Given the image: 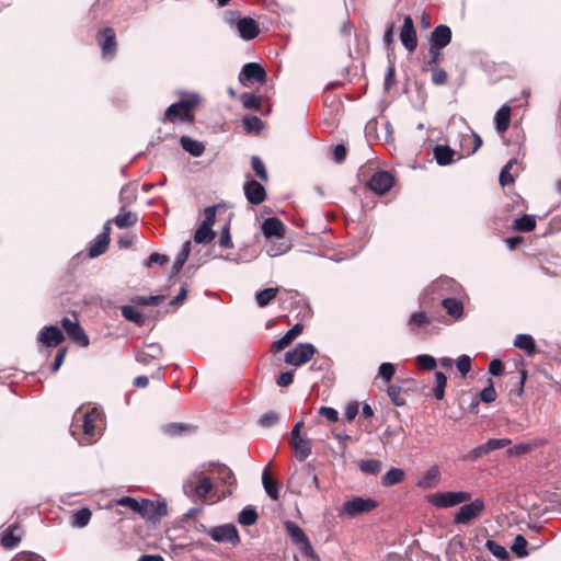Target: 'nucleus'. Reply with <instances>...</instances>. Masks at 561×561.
<instances>
[{"label":"nucleus","mask_w":561,"mask_h":561,"mask_svg":"<svg viewBox=\"0 0 561 561\" xmlns=\"http://www.w3.org/2000/svg\"><path fill=\"white\" fill-rule=\"evenodd\" d=\"M457 152L446 145H436L434 148V159L438 165L451 164Z\"/></svg>","instance_id":"obj_25"},{"label":"nucleus","mask_w":561,"mask_h":561,"mask_svg":"<svg viewBox=\"0 0 561 561\" xmlns=\"http://www.w3.org/2000/svg\"><path fill=\"white\" fill-rule=\"evenodd\" d=\"M484 510V501L476 499L468 504H463L454 516V524L468 525L471 520L477 518Z\"/></svg>","instance_id":"obj_7"},{"label":"nucleus","mask_w":561,"mask_h":561,"mask_svg":"<svg viewBox=\"0 0 561 561\" xmlns=\"http://www.w3.org/2000/svg\"><path fill=\"white\" fill-rule=\"evenodd\" d=\"M190 252H191V242L186 241L183 244L181 252L178 254V256L175 257V260L172 264V273L173 274H178L182 270L183 265L185 264V262L188 259Z\"/></svg>","instance_id":"obj_41"},{"label":"nucleus","mask_w":561,"mask_h":561,"mask_svg":"<svg viewBox=\"0 0 561 561\" xmlns=\"http://www.w3.org/2000/svg\"><path fill=\"white\" fill-rule=\"evenodd\" d=\"M285 528L291 541L297 545L300 551L309 558H314V550L305 531L294 522H286Z\"/></svg>","instance_id":"obj_6"},{"label":"nucleus","mask_w":561,"mask_h":561,"mask_svg":"<svg viewBox=\"0 0 561 561\" xmlns=\"http://www.w3.org/2000/svg\"><path fill=\"white\" fill-rule=\"evenodd\" d=\"M65 340V334L57 325L44 327L37 336V342L46 347H55Z\"/></svg>","instance_id":"obj_13"},{"label":"nucleus","mask_w":561,"mask_h":561,"mask_svg":"<svg viewBox=\"0 0 561 561\" xmlns=\"http://www.w3.org/2000/svg\"><path fill=\"white\" fill-rule=\"evenodd\" d=\"M495 128L499 133H504L508 129L511 123V107L503 105L494 117Z\"/></svg>","instance_id":"obj_28"},{"label":"nucleus","mask_w":561,"mask_h":561,"mask_svg":"<svg viewBox=\"0 0 561 561\" xmlns=\"http://www.w3.org/2000/svg\"><path fill=\"white\" fill-rule=\"evenodd\" d=\"M447 72L442 68L432 70V82L436 85H443L447 82Z\"/></svg>","instance_id":"obj_62"},{"label":"nucleus","mask_w":561,"mask_h":561,"mask_svg":"<svg viewBox=\"0 0 561 561\" xmlns=\"http://www.w3.org/2000/svg\"><path fill=\"white\" fill-rule=\"evenodd\" d=\"M278 414L274 411H268L262 414L259 419V424L262 427H271L274 426L278 422Z\"/></svg>","instance_id":"obj_59"},{"label":"nucleus","mask_w":561,"mask_h":561,"mask_svg":"<svg viewBox=\"0 0 561 561\" xmlns=\"http://www.w3.org/2000/svg\"><path fill=\"white\" fill-rule=\"evenodd\" d=\"M91 516L92 514L89 508H80L72 514L71 525L73 527L83 528L89 524Z\"/></svg>","instance_id":"obj_37"},{"label":"nucleus","mask_w":561,"mask_h":561,"mask_svg":"<svg viewBox=\"0 0 561 561\" xmlns=\"http://www.w3.org/2000/svg\"><path fill=\"white\" fill-rule=\"evenodd\" d=\"M291 448L299 461L307 459L312 453V443L309 438L299 437L290 440Z\"/></svg>","instance_id":"obj_23"},{"label":"nucleus","mask_w":561,"mask_h":561,"mask_svg":"<svg viewBox=\"0 0 561 561\" xmlns=\"http://www.w3.org/2000/svg\"><path fill=\"white\" fill-rule=\"evenodd\" d=\"M206 533L216 542L230 543L232 546H237L240 542L238 529L233 524L210 527Z\"/></svg>","instance_id":"obj_5"},{"label":"nucleus","mask_w":561,"mask_h":561,"mask_svg":"<svg viewBox=\"0 0 561 561\" xmlns=\"http://www.w3.org/2000/svg\"><path fill=\"white\" fill-rule=\"evenodd\" d=\"M360 471L365 474H378L381 471L382 462L378 459H364L358 463Z\"/></svg>","instance_id":"obj_40"},{"label":"nucleus","mask_w":561,"mask_h":561,"mask_svg":"<svg viewBox=\"0 0 561 561\" xmlns=\"http://www.w3.org/2000/svg\"><path fill=\"white\" fill-rule=\"evenodd\" d=\"M396 374V366L392 363H382L378 368L377 377L389 382Z\"/></svg>","instance_id":"obj_54"},{"label":"nucleus","mask_w":561,"mask_h":561,"mask_svg":"<svg viewBox=\"0 0 561 561\" xmlns=\"http://www.w3.org/2000/svg\"><path fill=\"white\" fill-rule=\"evenodd\" d=\"M163 353L162 346L159 343H149L144 350L135 353V359L141 364H149L153 359H158Z\"/></svg>","instance_id":"obj_20"},{"label":"nucleus","mask_w":561,"mask_h":561,"mask_svg":"<svg viewBox=\"0 0 561 561\" xmlns=\"http://www.w3.org/2000/svg\"><path fill=\"white\" fill-rule=\"evenodd\" d=\"M240 101L242 102V105L247 110H253L259 111L261 107V100L260 98L255 96L252 93L244 92L240 95Z\"/></svg>","instance_id":"obj_50"},{"label":"nucleus","mask_w":561,"mask_h":561,"mask_svg":"<svg viewBox=\"0 0 561 561\" xmlns=\"http://www.w3.org/2000/svg\"><path fill=\"white\" fill-rule=\"evenodd\" d=\"M62 329L68 337L81 347H87L90 343L88 335L80 327L78 321H72L68 317H64L60 321Z\"/></svg>","instance_id":"obj_11"},{"label":"nucleus","mask_w":561,"mask_h":561,"mask_svg":"<svg viewBox=\"0 0 561 561\" xmlns=\"http://www.w3.org/2000/svg\"><path fill=\"white\" fill-rule=\"evenodd\" d=\"M180 144L182 148L193 157H201L205 151L204 144L199 140L191 138L190 136H182Z\"/></svg>","instance_id":"obj_27"},{"label":"nucleus","mask_w":561,"mask_h":561,"mask_svg":"<svg viewBox=\"0 0 561 561\" xmlns=\"http://www.w3.org/2000/svg\"><path fill=\"white\" fill-rule=\"evenodd\" d=\"M316 353L310 343H298L293 350L285 354V363L293 366H300L309 362Z\"/></svg>","instance_id":"obj_8"},{"label":"nucleus","mask_w":561,"mask_h":561,"mask_svg":"<svg viewBox=\"0 0 561 561\" xmlns=\"http://www.w3.org/2000/svg\"><path fill=\"white\" fill-rule=\"evenodd\" d=\"M479 398L484 403H492V402L495 401V399H496V391H495V388L493 386L492 379H489V386L483 388L480 391Z\"/></svg>","instance_id":"obj_55"},{"label":"nucleus","mask_w":561,"mask_h":561,"mask_svg":"<svg viewBox=\"0 0 561 561\" xmlns=\"http://www.w3.org/2000/svg\"><path fill=\"white\" fill-rule=\"evenodd\" d=\"M377 506L378 502L374 499L356 496L343 504L342 514L353 518L359 514L370 512Z\"/></svg>","instance_id":"obj_9"},{"label":"nucleus","mask_w":561,"mask_h":561,"mask_svg":"<svg viewBox=\"0 0 561 561\" xmlns=\"http://www.w3.org/2000/svg\"><path fill=\"white\" fill-rule=\"evenodd\" d=\"M137 220V214L131 211H124V209H121V211L114 218L115 225L121 229L135 225Z\"/></svg>","instance_id":"obj_34"},{"label":"nucleus","mask_w":561,"mask_h":561,"mask_svg":"<svg viewBox=\"0 0 561 561\" xmlns=\"http://www.w3.org/2000/svg\"><path fill=\"white\" fill-rule=\"evenodd\" d=\"M514 228L520 232H530L536 228V219L531 215H523L514 220Z\"/></svg>","instance_id":"obj_35"},{"label":"nucleus","mask_w":561,"mask_h":561,"mask_svg":"<svg viewBox=\"0 0 561 561\" xmlns=\"http://www.w3.org/2000/svg\"><path fill=\"white\" fill-rule=\"evenodd\" d=\"M122 316L133 323L141 327L145 324V317L140 310L130 305H125L121 308Z\"/></svg>","instance_id":"obj_31"},{"label":"nucleus","mask_w":561,"mask_h":561,"mask_svg":"<svg viewBox=\"0 0 561 561\" xmlns=\"http://www.w3.org/2000/svg\"><path fill=\"white\" fill-rule=\"evenodd\" d=\"M217 472L222 483L232 485L236 482V478L232 470L228 468L226 465H219L217 467Z\"/></svg>","instance_id":"obj_52"},{"label":"nucleus","mask_w":561,"mask_h":561,"mask_svg":"<svg viewBox=\"0 0 561 561\" xmlns=\"http://www.w3.org/2000/svg\"><path fill=\"white\" fill-rule=\"evenodd\" d=\"M432 323V318L423 311H416L411 313L408 319V327L410 332L416 333L420 329H423Z\"/></svg>","instance_id":"obj_26"},{"label":"nucleus","mask_w":561,"mask_h":561,"mask_svg":"<svg viewBox=\"0 0 561 561\" xmlns=\"http://www.w3.org/2000/svg\"><path fill=\"white\" fill-rule=\"evenodd\" d=\"M393 186V178L387 171L375 173L368 181V187L378 195L386 194Z\"/></svg>","instance_id":"obj_14"},{"label":"nucleus","mask_w":561,"mask_h":561,"mask_svg":"<svg viewBox=\"0 0 561 561\" xmlns=\"http://www.w3.org/2000/svg\"><path fill=\"white\" fill-rule=\"evenodd\" d=\"M100 414L95 410L88 411L83 414L82 431L87 436L93 437L95 434V423L100 421Z\"/></svg>","instance_id":"obj_30"},{"label":"nucleus","mask_w":561,"mask_h":561,"mask_svg":"<svg viewBox=\"0 0 561 561\" xmlns=\"http://www.w3.org/2000/svg\"><path fill=\"white\" fill-rule=\"evenodd\" d=\"M401 392H402V389L400 386H397V385L388 386V389H387L388 397L390 398L391 402L396 407H403L407 403V401L402 397Z\"/></svg>","instance_id":"obj_49"},{"label":"nucleus","mask_w":561,"mask_h":561,"mask_svg":"<svg viewBox=\"0 0 561 561\" xmlns=\"http://www.w3.org/2000/svg\"><path fill=\"white\" fill-rule=\"evenodd\" d=\"M457 369L461 375H467L471 370V358L468 355H460L456 359Z\"/></svg>","instance_id":"obj_60"},{"label":"nucleus","mask_w":561,"mask_h":561,"mask_svg":"<svg viewBox=\"0 0 561 561\" xmlns=\"http://www.w3.org/2000/svg\"><path fill=\"white\" fill-rule=\"evenodd\" d=\"M517 163L516 159H511L501 170L499 182L502 186H507L512 183H514V176L511 174L510 170L511 168Z\"/></svg>","instance_id":"obj_48"},{"label":"nucleus","mask_w":561,"mask_h":561,"mask_svg":"<svg viewBox=\"0 0 561 561\" xmlns=\"http://www.w3.org/2000/svg\"><path fill=\"white\" fill-rule=\"evenodd\" d=\"M165 432L170 435H180L187 431H193L194 426L184 423H170L164 427Z\"/></svg>","instance_id":"obj_56"},{"label":"nucleus","mask_w":561,"mask_h":561,"mask_svg":"<svg viewBox=\"0 0 561 561\" xmlns=\"http://www.w3.org/2000/svg\"><path fill=\"white\" fill-rule=\"evenodd\" d=\"M251 167L259 179H261L263 182L268 181L267 171H266L265 165L260 157L253 156L251 158Z\"/></svg>","instance_id":"obj_51"},{"label":"nucleus","mask_w":561,"mask_h":561,"mask_svg":"<svg viewBox=\"0 0 561 561\" xmlns=\"http://www.w3.org/2000/svg\"><path fill=\"white\" fill-rule=\"evenodd\" d=\"M199 101V98L197 94H192L187 98L181 99L179 102H175L171 104L165 113H164V119L169 122H176V121H191V111L197 105Z\"/></svg>","instance_id":"obj_2"},{"label":"nucleus","mask_w":561,"mask_h":561,"mask_svg":"<svg viewBox=\"0 0 561 561\" xmlns=\"http://www.w3.org/2000/svg\"><path fill=\"white\" fill-rule=\"evenodd\" d=\"M182 489L187 497L202 500L213 490V482L202 471L195 470L184 479Z\"/></svg>","instance_id":"obj_1"},{"label":"nucleus","mask_w":561,"mask_h":561,"mask_svg":"<svg viewBox=\"0 0 561 561\" xmlns=\"http://www.w3.org/2000/svg\"><path fill=\"white\" fill-rule=\"evenodd\" d=\"M512 442L508 438H501V439L491 438L486 443H484V446H485V449H486V451L489 454V453H491L493 450L504 448V447L508 446Z\"/></svg>","instance_id":"obj_58"},{"label":"nucleus","mask_w":561,"mask_h":561,"mask_svg":"<svg viewBox=\"0 0 561 561\" xmlns=\"http://www.w3.org/2000/svg\"><path fill=\"white\" fill-rule=\"evenodd\" d=\"M257 519V513L252 506L244 507L238 516V522L244 526H251L255 524Z\"/></svg>","instance_id":"obj_45"},{"label":"nucleus","mask_w":561,"mask_h":561,"mask_svg":"<svg viewBox=\"0 0 561 561\" xmlns=\"http://www.w3.org/2000/svg\"><path fill=\"white\" fill-rule=\"evenodd\" d=\"M219 245L222 248H231L232 247L229 224L225 225V227L221 229V233H220V238H219Z\"/></svg>","instance_id":"obj_63"},{"label":"nucleus","mask_w":561,"mask_h":561,"mask_svg":"<svg viewBox=\"0 0 561 561\" xmlns=\"http://www.w3.org/2000/svg\"><path fill=\"white\" fill-rule=\"evenodd\" d=\"M243 193L247 201L252 205H260L266 198L264 186L255 180H249L244 183Z\"/></svg>","instance_id":"obj_16"},{"label":"nucleus","mask_w":561,"mask_h":561,"mask_svg":"<svg viewBox=\"0 0 561 561\" xmlns=\"http://www.w3.org/2000/svg\"><path fill=\"white\" fill-rule=\"evenodd\" d=\"M244 80L250 82L263 83L266 80L265 69L257 62L245 64L239 75V81L243 83Z\"/></svg>","instance_id":"obj_15"},{"label":"nucleus","mask_w":561,"mask_h":561,"mask_svg":"<svg viewBox=\"0 0 561 561\" xmlns=\"http://www.w3.org/2000/svg\"><path fill=\"white\" fill-rule=\"evenodd\" d=\"M216 206H209L204 209L205 218L202 222V226H206L211 228L216 220Z\"/></svg>","instance_id":"obj_61"},{"label":"nucleus","mask_w":561,"mask_h":561,"mask_svg":"<svg viewBox=\"0 0 561 561\" xmlns=\"http://www.w3.org/2000/svg\"><path fill=\"white\" fill-rule=\"evenodd\" d=\"M527 543L528 542L524 536L517 535L511 546V550L517 558H525L528 556Z\"/></svg>","instance_id":"obj_46"},{"label":"nucleus","mask_w":561,"mask_h":561,"mask_svg":"<svg viewBox=\"0 0 561 561\" xmlns=\"http://www.w3.org/2000/svg\"><path fill=\"white\" fill-rule=\"evenodd\" d=\"M262 232L265 238H283L285 234L284 224L276 217L266 218L262 224Z\"/></svg>","instance_id":"obj_22"},{"label":"nucleus","mask_w":561,"mask_h":561,"mask_svg":"<svg viewBox=\"0 0 561 561\" xmlns=\"http://www.w3.org/2000/svg\"><path fill=\"white\" fill-rule=\"evenodd\" d=\"M442 306L453 318L459 319L463 313V305L457 298H445L442 300Z\"/></svg>","instance_id":"obj_32"},{"label":"nucleus","mask_w":561,"mask_h":561,"mask_svg":"<svg viewBox=\"0 0 561 561\" xmlns=\"http://www.w3.org/2000/svg\"><path fill=\"white\" fill-rule=\"evenodd\" d=\"M96 42L102 50L104 59H112L116 54V34L114 28L107 26L99 31L96 34Z\"/></svg>","instance_id":"obj_10"},{"label":"nucleus","mask_w":561,"mask_h":561,"mask_svg":"<svg viewBox=\"0 0 561 561\" xmlns=\"http://www.w3.org/2000/svg\"><path fill=\"white\" fill-rule=\"evenodd\" d=\"M110 233H111V227H110V221H107L103 226L102 231L96 236L94 242L89 248V256L91 259L100 256L107 250V247L111 241Z\"/></svg>","instance_id":"obj_17"},{"label":"nucleus","mask_w":561,"mask_h":561,"mask_svg":"<svg viewBox=\"0 0 561 561\" xmlns=\"http://www.w3.org/2000/svg\"><path fill=\"white\" fill-rule=\"evenodd\" d=\"M485 548L499 560L510 561V554L507 550L494 540H486Z\"/></svg>","instance_id":"obj_42"},{"label":"nucleus","mask_w":561,"mask_h":561,"mask_svg":"<svg viewBox=\"0 0 561 561\" xmlns=\"http://www.w3.org/2000/svg\"><path fill=\"white\" fill-rule=\"evenodd\" d=\"M416 364L420 368L426 370H433L437 366L435 357L428 354H421L416 356Z\"/></svg>","instance_id":"obj_53"},{"label":"nucleus","mask_w":561,"mask_h":561,"mask_svg":"<svg viewBox=\"0 0 561 561\" xmlns=\"http://www.w3.org/2000/svg\"><path fill=\"white\" fill-rule=\"evenodd\" d=\"M262 483L266 494L272 500L277 501L279 499L278 483L271 477L267 468L263 470Z\"/></svg>","instance_id":"obj_29"},{"label":"nucleus","mask_w":561,"mask_h":561,"mask_svg":"<svg viewBox=\"0 0 561 561\" xmlns=\"http://www.w3.org/2000/svg\"><path fill=\"white\" fill-rule=\"evenodd\" d=\"M440 478V470L438 466H432L424 472L422 478L417 481V486L423 490H430L436 488Z\"/></svg>","instance_id":"obj_24"},{"label":"nucleus","mask_w":561,"mask_h":561,"mask_svg":"<svg viewBox=\"0 0 561 561\" xmlns=\"http://www.w3.org/2000/svg\"><path fill=\"white\" fill-rule=\"evenodd\" d=\"M514 346L526 351L528 354H533L536 351L535 340L531 335L525 333L516 335Z\"/></svg>","instance_id":"obj_33"},{"label":"nucleus","mask_w":561,"mask_h":561,"mask_svg":"<svg viewBox=\"0 0 561 561\" xmlns=\"http://www.w3.org/2000/svg\"><path fill=\"white\" fill-rule=\"evenodd\" d=\"M236 31L242 39L251 41L259 35L260 27L254 19L250 16H244L241 20L237 21Z\"/></svg>","instance_id":"obj_18"},{"label":"nucleus","mask_w":561,"mask_h":561,"mask_svg":"<svg viewBox=\"0 0 561 561\" xmlns=\"http://www.w3.org/2000/svg\"><path fill=\"white\" fill-rule=\"evenodd\" d=\"M139 515L147 522L159 523L162 517L168 515L167 502L142 499Z\"/></svg>","instance_id":"obj_4"},{"label":"nucleus","mask_w":561,"mask_h":561,"mask_svg":"<svg viewBox=\"0 0 561 561\" xmlns=\"http://www.w3.org/2000/svg\"><path fill=\"white\" fill-rule=\"evenodd\" d=\"M216 237L215 231L206 226H199L194 234V241L196 243H209Z\"/></svg>","instance_id":"obj_43"},{"label":"nucleus","mask_w":561,"mask_h":561,"mask_svg":"<svg viewBox=\"0 0 561 561\" xmlns=\"http://www.w3.org/2000/svg\"><path fill=\"white\" fill-rule=\"evenodd\" d=\"M277 293H278L277 287H268V288L257 291L255 294L256 304L261 308L266 307L276 297Z\"/></svg>","instance_id":"obj_38"},{"label":"nucleus","mask_w":561,"mask_h":561,"mask_svg":"<svg viewBox=\"0 0 561 561\" xmlns=\"http://www.w3.org/2000/svg\"><path fill=\"white\" fill-rule=\"evenodd\" d=\"M404 479V471L400 468H391L387 471V473L382 477V485L391 486L402 482Z\"/></svg>","instance_id":"obj_39"},{"label":"nucleus","mask_w":561,"mask_h":561,"mask_svg":"<svg viewBox=\"0 0 561 561\" xmlns=\"http://www.w3.org/2000/svg\"><path fill=\"white\" fill-rule=\"evenodd\" d=\"M244 130L248 134H259L263 129V122L257 116H245L243 118Z\"/></svg>","instance_id":"obj_47"},{"label":"nucleus","mask_w":561,"mask_h":561,"mask_svg":"<svg viewBox=\"0 0 561 561\" xmlns=\"http://www.w3.org/2000/svg\"><path fill=\"white\" fill-rule=\"evenodd\" d=\"M15 530H18V527L15 526H10L5 529L1 538L2 547L7 549H13L18 546V543L21 540V537L19 535H15Z\"/></svg>","instance_id":"obj_36"},{"label":"nucleus","mask_w":561,"mask_h":561,"mask_svg":"<svg viewBox=\"0 0 561 561\" xmlns=\"http://www.w3.org/2000/svg\"><path fill=\"white\" fill-rule=\"evenodd\" d=\"M319 414L332 423L339 420V412L331 407H321L319 409Z\"/></svg>","instance_id":"obj_64"},{"label":"nucleus","mask_w":561,"mask_h":561,"mask_svg":"<svg viewBox=\"0 0 561 561\" xmlns=\"http://www.w3.org/2000/svg\"><path fill=\"white\" fill-rule=\"evenodd\" d=\"M435 388L434 396L437 400H443L445 396V388L447 386V378L443 371H435L434 374Z\"/></svg>","instance_id":"obj_44"},{"label":"nucleus","mask_w":561,"mask_h":561,"mask_svg":"<svg viewBox=\"0 0 561 561\" xmlns=\"http://www.w3.org/2000/svg\"><path fill=\"white\" fill-rule=\"evenodd\" d=\"M117 505L125 506L130 508L133 512L139 514V510L141 506V500L138 501L135 497L131 496H124L117 500Z\"/></svg>","instance_id":"obj_57"},{"label":"nucleus","mask_w":561,"mask_h":561,"mask_svg":"<svg viewBox=\"0 0 561 561\" xmlns=\"http://www.w3.org/2000/svg\"><path fill=\"white\" fill-rule=\"evenodd\" d=\"M304 330V325L300 323H296L293 328H290L280 339L273 342L271 351L273 353H278L288 346L293 340H295Z\"/></svg>","instance_id":"obj_21"},{"label":"nucleus","mask_w":561,"mask_h":561,"mask_svg":"<svg viewBox=\"0 0 561 561\" xmlns=\"http://www.w3.org/2000/svg\"><path fill=\"white\" fill-rule=\"evenodd\" d=\"M430 45L435 48L444 49L451 42V30L448 25L440 24L436 26L428 38Z\"/></svg>","instance_id":"obj_19"},{"label":"nucleus","mask_w":561,"mask_h":561,"mask_svg":"<svg viewBox=\"0 0 561 561\" xmlns=\"http://www.w3.org/2000/svg\"><path fill=\"white\" fill-rule=\"evenodd\" d=\"M400 41L409 53H413L417 47V34L411 15H405L403 19V25L400 31Z\"/></svg>","instance_id":"obj_12"},{"label":"nucleus","mask_w":561,"mask_h":561,"mask_svg":"<svg viewBox=\"0 0 561 561\" xmlns=\"http://www.w3.org/2000/svg\"><path fill=\"white\" fill-rule=\"evenodd\" d=\"M471 499V494L465 491L437 492L428 497V502L437 507H453Z\"/></svg>","instance_id":"obj_3"}]
</instances>
